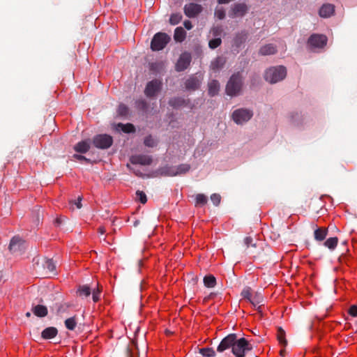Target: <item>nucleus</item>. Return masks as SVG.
<instances>
[{"label": "nucleus", "mask_w": 357, "mask_h": 357, "mask_svg": "<svg viewBox=\"0 0 357 357\" xmlns=\"http://www.w3.org/2000/svg\"><path fill=\"white\" fill-rule=\"evenodd\" d=\"M90 149V142L86 140L81 141L78 142L75 146L74 150L76 152L81 153H86Z\"/></svg>", "instance_id": "b1692460"}, {"label": "nucleus", "mask_w": 357, "mask_h": 357, "mask_svg": "<svg viewBox=\"0 0 357 357\" xmlns=\"http://www.w3.org/2000/svg\"><path fill=\"white\" fill-rule=\"evenodd\" d=\"M257 310L259 312H260V309H261V305H258L257 307Z\"/></svg>", "instance_id": "338daca9"}, {"label": "nucleus", "mask_w": 357, "mask_h": 357, "mask_svg": "<svg viewBox=\"0 0 357 357\" xmlns=\"http://www.w3.org/2000/svg\"><path fill=\"white\" fill-rule=\"evenodd\" d=\"M253 116V112L249 109L240 108L234 110L231 117L233 121L238 125L248 122Z\"/></svg>", "instance_id": "423d86ee"}, {"label": "nucleus", "mask_w": 357, "mask_h": 357, "mask_svg": "<svg viewBox=\"0 0 357 357\" xmlns=\"http://www.w3.org/2000/svg\"><path fill=\"white\" fill-rule=\"evenodd\" d=\"M91 289L88 285L79 286L77 290L79 296L82 298H86L90 296Z\"/></svg>", "instance_id": "2f4dec72"}, {"label": "nucleus", "mask_w": 357, "mask_h": 357, "mask_svg": "<svg viewBox=\"0 0 357 357\" xmlns=\"http://www.w3.org/2000/svg\"><path fill=\"white\" fill-rule=\"evenodd\" d=\"M243 242L247 254L252 255L253 257H256L260 254L261 248L259 247L257 241H255L251 236L245 237Z\"/></svg>", "instance_id": "9d476101"}, {"label": "nucleus", "mask_w": 357, "mask_h": 357, "mask_svg": "<svg viewBox=\"0 0 357 357\" xmlns=\"http://www.w3.org/2000/svg\"><path fill=\"white\" fill-rule=\"evenodd\" d=\"M236 337H237V335L235 333H231L224 337L218 346L217 351L222 353L229 348L232 349L234 344L236 342Z\"/></svg>", "instance_id": "f8f14e48"}, {"label": "nucleus", "mask_w": 357, "mask_h": 357, "mask_svg": "<svg viewBox=\"0 0 357 357\" xmlns=\"http://www.w3.org/2000/svg\"><path fill=\"white\" fill-rule=\"evenodd\" d=\"M328 38L325 35L313 33L307 40V45L311 48H323L326 45Z\"/></svg>", "instance_id": "1a4fd4ad"}, {"label": "nucleus", "mask_w": 357, "mask_h": 357, "mask_svg": "<svg viewBox=\"0 0 357 357\" xmlns=\"http://www.w3.org/2000/svg\"><path fill=\"white\" fill-rule=\"evenodd\" d=\"M191 59L190 53L184 52L181 54L176 64V70L178 72L185 70L190 66Z\"/></svg>", "instance_id": "4468645a"}, {"label": "nucleus", "mask_w": 357, "mask_h": 357, "mask_svg": "<svg viewBox=\"0 0 357 357\" xmlns=\"http://www.w3.org/2000/svg\"><path fill=\"white\" fill-rule=\"evenodd\" d=\"M35 213V222L36 224H38L39 221H40V209H38L36 211L34 212Z\"/></svg>", "instance_id": "052dcab7"}, {"label": "nucleus", "mask_w": 357, "mask_h": 357, "mask_svg": "<svg viewBox=\"0 0 357 357\" xmlns=\"http://www.w3.org/2000/svg\"><path fill=\"white\" fill-rule=\"evenodd\" d=\"M136 197L143 204L147 202L146 195L143 191L137 190L136 192Z\"/></svg>", "instance_id": "c03bdc74"}, {"label": "nucleus", "mask_w": 357, "mask_h": 357, "mask_svg": "<svg viewBox=\"0 0 357 357\" xmlns=\"http://www.w3.org/2000/svg\"><path fill=\"white\" fill-rule=\"evenodd\" d=\"M208 202V197L204 194H197L195 195V206H202Z\"/></svg>", "instance_id": "f704fd0d"}, {"label": "nucleus", "mask_w": 357, "mask_h": 357, "mask_svg": "<svg viewBox=\"0 0 357 357\" xmlns=\"http://www.w3.org/2000/svg\"><path fill=\"white\" fill-rule=\"evenodd\" d=\"M118 128L125 133H132L135 132V128L132 123L123 124L121 123H118Z\"/></svg>", "instance_id": "7c9ffc66"}, {"label": "nucleus", "mask_w": 357, "mask_h": 357, "mask_svg": "<svg viewBox=\"0 0 357 357\" xmlns=\"http://www.w3.org/2000/svg\"><path fill=\"white\" fill-rule=\"evenodd\" d=\"M158 174L163 176H175L176 168L173 166H165L158 169Z\"/></svg>", "instance_id": "5701e85b"}, {"label": "nucleus", "mask_w": 357, "mask_h": 357, "mask_svg": "<svg viewBox=\"0 0 357 357\" xmlns=\"http://www.w3.org/2000/svg\"><path fill=\"white\" fill-rule=\"evenodd\" d=\"M36 269L45 277L56 275V264L52 259L42 258L36 263Z\"/></svg>", "instance_id": "7ed1b4c3"}, {"label": "nucleus", "mask_w": 357, "mask_h": 357, "mask_svg": "<svg viewBox=\"0 0 357 357\" xmlns=\"http://www.w3.org/2000/svg\"><path fill=\"white\" fill-rule=\"evenodd\" d=\"M243 85V79L242 75L239 72L233 74L226 84L225 91L227 95L231 97L239 96Z\"/></svg>", "instance_id": "f257e3e1"}, {"label": "nucleus", "mask_w": 357, "mask_h": 357, "mask_svg": "<svg viewBox=\"0 0 357 357\" xmlns=\"http://www.w3.org/2000/svg\"><path fill=\"white\" fill-rule=\"evenodd\" d=\"M328 234V229L326 227H317L314 231V238L317 241H323Z\"/></svg>", "instance_id": "4be33fe9"}, {"label": "nucleus", "mask_w": 357, "mask_h": 357, "mask_svg": "<svg viewBox=\"0 0 357 357\" xmlns=\"http://www.w3.org/2000/svg\"><path fill=\"white\" fill-rule=\"evenodd\" d=\"M185 104V100L181 97L172 98L169 100V105L174 108L181 107Z\"/></svg>", "instance_id": "c756f323"}, {"label": "nucleus", "mask_w": 357, "mask_h": 357, "mask_svg": "<svg viewBox=\"0 0 357 357\" xmlns=\"http://www.w3.org/2000/svg\"><path fill=\"white\" fill-rule=\"evenodd\" d=\"M26 317H31V312H27L26 313Z\"/></svg>", "instance_id": "69168bd1"}, {"label": "nucleus", "mask_w": 357, "mask_h": 357, "mask_svg": "<svg viewBox=\"0 0 357 357\" xmlns=\"http://www.w3.org/2000/svg\"><path fill=\"white\" fill-rule=\"evenodd\" d=\"M100 293V291L99 290L98 288L97 289H93L92 294H93V300L94 302H97L99 301Z\"/></svg>", "instance_id": "5fc2aeb1"}, {"label": "nucleus", "mask_w": 357, "mask_h": 357, "mask_svg": "<svg viewBox=\"0 0 357 357\" xmlns=\"http://www.w3.org/2000/svg\"><path fill=\"white\" fill-rule=\"evenodd\" d=\"M73 158L76 159V160H79V161H80V162L84 161L86 163H91V162L90 159L86 158L85 156L82 155L74 154L73 155Z\"/></svg>", "instance_id": "3c124183"}, {"label": "nucleus", "mask_w": 357, "mask_h": 357, "mask_svg": "<svg viewBox=\"0 0 357 357\" xmlns=\"http://www.w3.org/2000/svg\"><path fill=\"white\" fill-rule=\"evenodd\" d=\"M65 311V308H64V306L63 305H61L59 309H58V312L59 313H62Z\"/></svg>", "instance_id": "e2e57ef3"}, {"label": "nucleus", "mask_w": 357, "mask_h": 357, "mask_svg": "<svg viewBox=\"0 0 357 357\" xmlns=\"http://www.w3.org/2000/svg\"><path fill=\"white\" fill-rule=\"evenodd\" d=\"M112 136L107 134L97 135L93 139V144L98 149H107L112 145Z\"/></svg>", "instance_id": "0eeeda50"}, {"label": "nucleus", "mask_w": 357, "mask_h": 357, "mask_svg": "<svg viewBox=\"0 0 357 357\" xmlns=\"http://www.w3.org/2000/svg\"><path fill=\"white\" fill-rule=\"evenodd\" d=\"M64 324L66 328H68L70 331H73L77 326L75 317H72L66 319Z\"/></svg>", "instance_id": "58836bf2"}, {"label": "nucleus", "mask_w": 357, "mask_h": 357, "mask_svg": "<svg viewBox=\"0 0 357 357\" xmlns=\"http://www.w3.org/2000/svg\"><path fill=\"white\" fill-rule=\"evenodd\" d=\"M82 197H78L77 200L70 201V204L75 205L77 208H81L82 206Z\"/></svg>", "instance_id": "864d4df0"}, {"label": "nucleus", "mask_w": 357, "mask_h": 357, "mask_svg": "<svg viewBox=\"0 0 357 357\" xmlns=\"http://www.w3.org/2000/svg\"><path fill=\"white\" fill-rule=\"evenodd\" d=\"M204 284L208 288L214 287L216 284V279L213 275H208L204 278Z\"/></svg>", "instance_id": "72a5a7b5"}, {"label": "nucleus", "mask_w": 357, "mask_h": 357, "mask_svg": "<svg viewBox=\"0 0 357 357\" xmlns=\"http://www.w3.org/2000/svg\"><path fill=\"white\" fill-rule=\"evenodd\" d=\"M185 36L186 32L182 27L179 26L176 28L174 31V38L176 42H183L185 40Z\"/></svg>", "instance_id": "cd10ccee"}, {"label": "nucleus", "mask_w": 357, "mask_h": 357, "mask_svg": "<svg viewBox=\"0 0 357 357\" xmlns=\"http://www.w3.org/2000/svg\"><path fill=\"white\" fill-rule=\"evenodd\" d=\"M138 224H139V222L138 221H135L134 225L137 226Z\"/></svg>", "instance_id": "774afa93"}, {"label": "nucleus", "mask_w": 357, "mask_h": 357, "mask_svg": "<svg viewBox=\"0 0 357 357\" xmlns=\"http://www.w3.org/2000/svg\"><path fill=\"white\" fill-rule=\"evenodd\" d=\"M128 107L124 104H120L118 108L119 115L125 116L128 114Z\"/></svg>", "instance_id": "a18cd8bd"}, {"label": "nucleus", "mask_w": 357, "mask_h": 357, "mask_svg": "<svg viewBox=\"0 0 357 357\" xmlns=\"http://www.w3.org/2000/svg\"><path fill=\"white\" fill-rule=\"evenodd\" d=\"M277 52L276 47L273 44H267L259 49V54L263 56L274 54Z\"/></svg>", "instance_id": "412c9836"}, {"label": "nucleus", "mask_w": 357, "mask_h": 357, "mask_svg": "<svg viewBox=\"0 0 357 357\" xmlns=\"http://www.w3.org/2000/svg\"><path fill=\"white\" fill-rule=\"evenodd\" d=\"M220 90V84L217 80H212L208 83V95L211 96H216Z\"/></svg>", "instance_id": "a878e982"}, {"label": "nucleus", "mask_w": 357, "mask_h": 357, "mask_svg": "<svg viewBox=\"0 0 357 357\" xmlns=\"http://www.w3.org/2000/svg\"><path fill=\"white\" fill-rule=\"evenodd\" d=\"M135 107L144 113L149 111V104L144 99H139L135 101Z\"/></svg>", "instance_id": "c85d7f7f"}, {"label": "nucleus", "mask_w": 357, "mask_h": 357, "mask_svg": "<svg viewBox=\"0 0 357 357\" xmlns=\"http://www.w3.org/2000/svg\"><path fill=\"white\" fill-rule=\"evenodd\" d=\"M55 223L57 225H59L61 224V220L59 218H57L56 220V222Z\"/></svg>", "instance_id": "0e129e2a"}, {"label": "nucleus", "mask_w": 357, "mask_h": 357, "mask_svg": "<svg viewBox=\"0 0 357 357\" xmlns=\"http://www.w3.org/2000/svg\"><path fill=\"white\" fill-rule=\"evenodd\" d=\"M248 38V33L245 31H242L240 33H238L234 39V42L236 47H240L243 43L245 42Z\"/></svg>", "instance_id": "bb28decb"}, {"label": "nucleus", "mask_w": 357, "mask_h": 357, "mask_svg": "<svg viewBox=\"0 0 357 357\" xmlns=\"http://www.w3.org/2000/svg\"><path fill=\"white\" fill-rule=\"evenodd\" d=\"M338 243L337 237H331L328 238L324 243V245L330 250H334Z\"/></svg>", "instance_id": "c9c22d12"}, {"label": "nucleus", "mask_w": 357, "mask_h": 357, "mask_svg": "<svg viewBox=\"0 0 357 357\" xmlns=\"http://www.w3.org/2000/svg\"><path fill=\"white\" fill-rule=\"evenodd\" d=\"M182 19V15L179 13H174L170 16L169 23L172 25L178 24Z\"/></svg>", "instance_id": "79ce46f5"}, {"label": "nucleus", "mask_w": 357, "mask_h": 357, "mask_svg": "<svg viewBox=\"0 0 357 357\" xmlns=\"http://www.w3.org/2000/svg\"><path fill=\"white\" fill-rule=\"evenodd\" d=\"M252 349V344L245 338L236 337V342L233 345L231 351L236 357H244L245 354Z\"/></svg>", "instance_id": "20e7f679"}, {"label": "nucleus", "mask_w": 357, "mask_h": 357, "mask_svg": "<svg viewBox=\"0 0 357 357\" xmlns=\"http://www.w3.org/2000/svg\"><path fill=\"white\" fill-rule=\"evenodd\" d=\"M286 75V68L283 66H279L267 69L264 73V79L271 84H275L283 80Z\"/></svg>", "instance_id": "f03ea898"}, {"label": "nucleus", "mask_w": 357, "mask_h": 357, "mask_svg": "<svg viewBox=\"0 0 357 357\" xmlns=\"http://www.w3.org/2000/svg\"><path fill=\"white\" fill-rule=\"evenodd\" d=\"M24 248V241L18 236H14L10 242L9 250L13 253L20 252Z\"/></svg>", "instance_id": "dca6fc26"}, {"label": "nucleus", "mask_w": 357, "mask_h": 357, "mask_svg": "<svg viewBox=\"0 0 357 357\" xmlns=\"http://www.w3.org/2000/svg\"><path fill=\"white\" fill-rule=\"evenodd\" d=\"M215 16L219 20H223L225 17V11L223 8L216 9Z\"/></svg>", "instance_id": "8fccbe9b"}, {"label": "nucleus", "mask_w": 357, "mask_h": 357, "mask_svg": "<svg viewBox=\"0 0 357 357\" xmlns=\"http://www.w3.org/2000/svg\"><path fill=\"white\" fill-rule=\"evenodd\" d=\"M202 6L195 3H190L185 4L183 10L185 15L190 17L193 18L197 16L202 11Z\"/></svg>", "instance_id": "ddd939ff"}, {"label": "nucleus", "mask_w": 357, "mask_h": 357, "mask_svg": "<svg viewBox=\"0 0 357 357\" xmlns=\"http://www.w3.org/2000/svg\"><path fill=\"white\" fill-rule=\"evenodd\" d=\"M33 313L38 317H44L47 313L48 310L46 306L42 305H37L32 307Z\"/></svg>", "instance_id": "393cba45"}, {"label": "nucleus", "mask_w": 357, "mask_h": 357, "mask_svg": "<svg viewBox=\"0 0 357 357\" xmlns=\"http://www.w3.org/2000/svg\"><path fill=\"white\" fill-rule=\"evenodd\" d=\"M222 43V40L220 38H215L212 39L208 43V46L211 49H215L219 47Z\"/></svg>", "instance_id": "37998d69"}, {"label": "nucleus", "mask_w": 357, "mask_h": 357, "mask_svg": "<svg viewBox=\"0 0 357 357\" xmlns=\"http://www.w3.org/2000/svg\"><path fill=\"white\" fill-rule=\"evenodd\" d=\"M171 38L165 33L159 32L154 35L151 43V48L153 51H160L165 47L170 41Z\"/></svg>", "instance_id": "39448f33"}, {"label": "nucleus", "mask_w": 357, "mask_h": 357, "mask_svg": "<svg viewBox=\"0 0 357 357\" xmlns=\"http://www.w3.org/2000/svg\"><path fill=\"white\" fill-rule=\"evenodd\" d=\"M212 32H213V36H218L220 35V33L222 32V29L220 27H215L213 29Z\"/></svg>", "instance_id": "4d7b16f0"}, {"label": "nucleus", "mask_w": 357, "mask_h": 357, "mask_svg": "<svg viewBox=\"0 0 357 357\" xmlns=\"http://www.w3.org/2000/svg\"><path fill=\"white\" fill-rule=\"evenodd\" d=\"M348 313L351 316V317H357V305H352L349 310H348Z\"/></svg>", "instance_id": "603ef678"}, {"label": "nucleus", "mask_w": 357, "mask_h": 357, "mask_svg": "<svg viewBox=\"0 0 357 357\" xmlns=\"http://www.w3.org/2000/svg\"><path fill=\"white\" fill-rule=\"evenodd\" d=\"M183 25H184L185 28L188 30H190L192 28V24L191 22L189 20L184 21Z\"/></svg>", "instance_id": "13d9d810"}, {"label": "nucleus", "mask_w": 357, "mask_h": 357, "mask_svg": "<svg viewBox=\"0 0 357 357\" xmlns=\"http://www.w3.org/2000/svg\"><path fill=\"white\" fill-rule=\"evenodd\" d=\"M201 82V80L197 76L192 75L186 79L185 86L187 90L195 91L199 88Z\"/></svg>", "instance_id": "f3484780"}, {"label": "nucleus", "mask_w": 357, "mask_h": 357, "mask_svg": "<svg viewBox=\"0 0 357 357\" xmlns=\"http://www.w3.org/2000/svg\"><path fill=\"white\" fill-rule=\"evenodd\" d=\"M176 176L180 174H184L189 172L190 169V165L188 164H181L175 167Z\"/></svg>", "instance_id": "e433bc0d"}, {"label": "nucleus", "mask_w": 357, "mask_h": 357, "mask_svg": "<svg viewBox=\"0 0 357 357\" xmlns=\"http://www.w3.org/2000/svg\"><path fill=\"white\" fill-rule=\"evenodd\" d=\"M127 167L129 168L130 170H132L135 174V175H137L138 176H142V172H140L139 170H136V169L132 168L130 165L128 164Z\"/></svg>", "instance_id": "bf43d9fd"}, {"label": "nucleus", "mask_w": 357, "mask_h": 357, "mask_svg": "<svg viewBox=\"0 0 357 357\" xmlns=\"http://www.w3.org/2000/svg\"><path fill=\"white\" fill-rule=\"evenodd\" d=\"M241 295L243 297V298L246 299L250 303H251V301H252L251 298L252 297V289L250 287H245L242 290Z\"/></svg>", "instance_id": "ea45409f"}, {"label": "nucleus", "mask_w": 357, "mask_h": 357, "mask_svg": "<svg viewBox=\"0 0 357 357\" xmlns=\"http://www.w3.org/2000/svg\"><path fill=\"white\" fill-rule=\"evenodd\" d=\"M58 334V330L56 328L50 326L45 328L41 333V337L43 340H50L55 337Z\"/></svg>", "instance_id": "6ab92c4d"}, {"label": "nucleus", "mask_w": 357, "mask_h": 357, "mask_svg": "<svg viewBox=\"0 0 357 357\" xmlns=\"http://www.w3.org/2000/svg\"><path fill=\"white\" fill-rule=\"evenodd\" d=\"M199 354L205 357H214L216 354L215 350L210 347L200 349Z\"/></svg>", "instance_id": "4c0bfd02"}, {"label": "nucleus", "mask_w": 357, "mask_h": 357, "mask_svg": "<svg viewBox=\"0 0 357 357\" xmlns=\"http://www.w3.org/2000/svg\"><path fill=\"white\" fill-rule=\"evenodd\" d=\"M162 68V63H150V70L153 72H159Z\"/></svg>", "instance_id": "de8ad7c7"}, {"label": "nucleus", "mask_w": 357, "mask_h": 357, "mask_svg": "<svg viewBox=\"0 0 357 357\" xmlns=\"http://www.w3.org/2000/svg\"><path fill=\"white\" fill-rule=\"evenodd\" d=\"M335 13V6L331 3L324 4L319 9L320 17L327 18L332 16Z\"/></svg>", "instance_id": "a211bd4d"}, {"label": "nucleus", "mask_w": 357, "mask_h": 357, "mask_svg": "<svg viewBox=\"0 0 357 357\" xmlns=\"http://www.w3.org/2000/svg\"><path fill=\"white\" fill-rule=\"evenodd\" d=\"M301 117V115L297 112L295 114H292L291 115V119L292 122L296 125L298 124V121H297V119H300Z\"/></svg>", "instance_id": "6e6d98bb"}, {"label": "nucleus", "mask_w": 357, "mask_h": 357, "mask_svg": "<svg viewBox=\"0 0 357 357\" xmlns=\"http://www.w3.org/2000/svg\"><path fill=\"white\" fill-rule=\"evenodd\" d=\"M211 200L215 206H218L220 203L221 196L219 194L213 193L211 195Z\"/></svg>", "instance_id": "49530a36"}, {"label": "nucleus", "mask_w": 357, "mask_h": 357, "mask_svg": "<svg viewBox=\"0 0 357 357\" xmlns=\"http://www.w3.org/2000/svg\"><path fill=\"white\" fill-rule=\"evenodd\" d=\"M277 338L281 345L283 347L287 346V340L285 338V331L282 327L278 328Z\"/></svg>", "instance_id": "473e14b6"}, {"label": "nucleus", "mask_w": 357, "mask_h": 357, "mask_svg": "<svg viewBox=\"0 0 357 357\" xmlns=\"http://www.w3.org/2000/svg\"><path fill=\"white\" fill-rule=\"evenodd\" d=\"M132 165H150L152 163V158L146 155H135L130 158Z\"/></svg>", "instance_id": "2eb2a0df"}, {"label": "nucleus", "mask_w": 357, "mask_h": 357, "mask_svg": "<svg viewBox=\"0 0 357 357\" xmlns=\"http://www.w3.org/2000/svg\"><path fill=\"white\" fill-rule=\"evenodd\" d=\"M106 230L104 227H100L98 228V232L101 234H104L105 233Z\"/></svg>", "instance_id": "680f3d73"}, {"label": "nucleus", "mask_w": 357, "mask_h": 357, "mask_svg": "<svg viewBox=\"0 0 357 357\" xmlns=\"http://www.w3.org/2000/svg\"><path fill=\"white\" fill-rule=\"evenodd\" d=\"M162 89V82L155 79L146 84L144 94L147 98L154 97Z\"/></svg>", "instance_id": "9b49d317"}, {"label": "nucleus", "mask_w": 357, "mask_h": 357, "mask_svg": "<svg viewBox=\"0 0 357 357\" xmlns=\"http://www.w3.org/2000/svg\"><path fill=\"white\" fill-rule=\"evenodd\" d=\"M251 301V304L254 307H257L259 304H260L263 301V296L259 292H255V295H252Z\"/></svg>", "instance_id": "a19ab883"}, {"label": "nucleus", "mask_w": 357, "mask_h": 357, "mask_svg": "<svg viewBox=\"0 0 357 357\" xmlns=\"http://www.w3.org/2000/svg\"><path fill=\"white\" fill-rule=\"evenodd\" d=\"M226 63L225 58L222 56H218L211 63V68L214 71H218L222 69Z\"/></svg>", "instance_id": "aec40b11"}, {"label": "nucleus", "mask_w": 357, "mask_h": 357, "mask_svg": "<svg viewBox=\"0 0 357 357\" xmlns=\"http://www.w3.org/2000/svg\"><path fill=\"white\" fill-rule=\"evenodd\" d=\"M248 10L249 6L245 3H236L231 6L228 15L231 18L243 17Z\"/></svg>", "instance_id": "6e6552de"}, {"label": "nucleus", "mask_w": 357, "mask_h": 357, "mask_svg": "<svg viewBox=\"0 0 357 357\" xmlns=\"http://www.w3.org/2000/svg\"><path fill=\"white\" fill-rule=\"evenodd\" d=\"M144 144L145 146L148 147H153L154 146H155V142L151 136H148L145 137Z\"/></svg>", "instance_id": "09e8293b"}]
</instances>
